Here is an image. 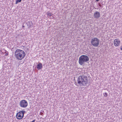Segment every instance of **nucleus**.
I'll use <instances>...</instances> for the list:
<instances>
[{
	"instance_id": "1",
	"label": "nucleus",
	"mask_w": 122,
	"mask_h": 122,
	"mask_svg": "<svg viewBox=\"0 0 122 122\" xmlns=\"http://www.w3.org/2000/svg\"><path fill=\"white\" fill-rule=\"evenodd\" d=\"M77 81L81 86H86L88 82L87 76L83 75L80 76L77 79Z\"/></svg>"
},
{
	"instance_id": "2",
	"label": "nucleus",
	"mask_w": 122,
	"mask_h": 122,
	"mask_svg": "<svg viewBox=\"0 0 122 122\" xmlns=\"http://www.w3.org/2000/svg\"><path fill=\"white\" fill-rule=\"evenodd\" d=\"M15 57L18 60H21L23 59L25 55V52L21 50L17 49L15 53Z\"/></svg>"
},
{
	"instance_id": "3",
	"label": "nucleus",
	"mask_w": 122,
	"mask_h": 122,
	"mask_svg": "<svg viewBox=\"0 0 122 122\" xmlns=\"http://www.w3.org/2000/svg\"><path fill=\"white\" fill-rule=\"evenodd\" d=\"M89 60L88 56L85 55H82L79 58V62L81 65H82L84 63L86 62Z\"/></svg>"
},
{
	"instance_id": "4",
	"label": "nucleus",
	"mask_w": 122,
	"mask_h": 122,
	"mask_svg": "<svg viewBox=\"0 0 122 122\" xmlns=\"http://www.w3.org/2000/svg\"><path fill=\"white\" fill-rule=\"evenodd\" d=\"M91 43L93 46L97 47L99 44V40L96 38H93L91 39Z\"/></svg>"
},
{
	"instance_id": "5",
	"label": "nucleus",
	"mask_w": 122,
	"mask_h": 122,
	"mask_svg": "<svg viewBox=\"0 0 122 122\" xmlns=\"http://www.w3.org/2000/svg\"><path fill=\"white\" fill-rule=\"evenodd\" d=\"M25 111H20L16 115V117L18 119H21L23 117L24 114L25 113Z\"/></svg>"
},
{
	"instance_id": "6",
	"label": "nucleus",
	"mask_w": 122,
	"mask_h": 122,
	"mask_svg": "<svg viewBox=\"0 0 122 122\" xmlns=\"http://www.w3.org/2000/svg\"><path fill=\"white\" fill-rule=\"evenodd\" d=\"M19 104L21 107L23 108L26 107L28 105L27 102L25 100H23L21 101L20 103Z\"/></svg>"
},
{
	"instance_id": "7",
	"label": "nucleus",
	"mask_w": 122,
	"mask_h": 122,
	"mask_svg": "<svg viewBox=\"0 0 122 122\" xmlns=\"http://www.w3.org/2000/svg\"><path fill=\"white\" fill-rule=\"evenodd\" d=\"M120 41V40L117 39H115L113 41L114 45L116 46H119Z\"/></svg>"
},
{
	"instance_id": "8",
	"label": "nucleus",
	"mask_w": 122,
	"mask_h": 122,
	"mask_svg": "<svg viewBox=\"0 0 122 122\" xmlns=\"http://www.w3.org/2000/svg\"><path fill=\"white\" fill-rule=\"evenodd\" d=\"M100 16V13L98 11H96L94 13V18H99Z\"/></svg>"
},
{
	"instance_id": "9",
	"label": "nucleus",
	"mask_w": 122,
	"mask_h": 122,
	"mask_svg": "<svg viewBox=\"0 0 122 122\" xmlns=\"http://www.w3.org/2000/svg\"><path fill=\"white\" fill-rule=\"evenodd\" d=\"M42 68V63H40L38 64L37 65V68L39 70L41 69Z\"/></svg>"
},
{
	"instance_id": "10",
	"label": "nucleus",
	"mask_w": 122,
	"mask_h": 122,
	"mask_svg": "<svg viewBox=\"0 0 122 122\" xmlns=\"http://www.w3.org/2000/svg\"><path fill=\"white\" fill-rule=\"evenodd\" d=\"M32 22L31 21H29L27 22V23L28 25V26L29 27H30V26L31 25Z\"/></svg>"
},
{
	"instance_id": "11",
	"label": "nucleus",
	"mask_w": 122,
	"mask_h": 122,
	"mask_svg": "<svg viewBox=\"0 0 122 122\" xmlns=\"http://www.w3.org/2000/svg\"><path fill=\"white\" fill-rule=\"evenodd\" d=\"M21 0H16L15 4H17L18 3L21 2Z\"/></svg>"
},
{
	"instance_id": "12",
	"label": "nucleus",
	"mask_w": 122,
	"mask_h": 122,
	"mask_svg": "<svg viewBox=\"0 0 122 122\" xmlns=\"http://www.w3.org/2000/svg\"><path fill=\"white\" fill-rule=\"evenodd\" d=\"M47 15L48 16H51L52 14L51 13H47Z\"/></svg>"
},
{
	"instance_id": "13",
	"label": "nucleus",
	"mask_w": 122,
	"mask_h": 122,
	"mask_svg": "<svg viewBox=\"0 0 122 122\" xmlns=\"http://www.w3.org/2000/svg\"><path fill=\"white\" fill-rule=\"evenodd\" d=\"M104 95L105 97H107V93L106 92H105L104 93Z\"/></svg>"
},
{
	"instance_id": "14",
	"label": "nucleus",
	"mask_w": 122,
	"mask_h": 122,
	"mask_svg": "<svg viewBox=\"0 0 122 122\" xmlns=\"http://www.w3.org/2000/svg\"><path fill=\"white\" fill-rule=\"evenodd\" d=\"M98 5L99 6H100V7H101L102 6V5H101V4L100 3H99V5Z\"/></svg>"
},
{
	"instance_id": "15",
	"label": "nucleus",
	"mask_w": 122,
	"mask_h": 122,
	"mask_svg": "<svg viewBox=\"0 0 122 122\" xmlns=\"http://www.w3.org/2000/svg\"><path fill=\"white\" fill-rule=\"evenodd\" d=\"M8 55V54L7 53H6L5 54V56H7Z\"/></svg>"
},
{
	"instance_id": "16",
	"label": "nucleus",
	"mask_w": 122,
	"mask_h": 122,
	"mask_svg": "<svg viewBox=\"0 0 122 122\" xmlns=\"http://www.w3.org/2000/svg\"><path fill=\"white\" fill-rule=\"evenodd\" d=\"M35 120H33L32 121L30 122H35Z\"/></svg>"
},
{
	"instance_id": "17",
	"label": "nucleus",
	"mask_w": 122,
	"mask_h": 122,
	"mask_svg": "<svg viewBox=\"0 0 122 122\" xmlns=\"http://www.w3.org/2000/svg\"><path fill=\"white\" fill-rule=\"evenodd\" d=\"M120 49L122 51V46L121 47Z\"/></svg>"
},
{
	"instance_id": "18",
	"label": "nucleus",
	"mask_w": 122,
	"mask_h": 122,
	"mask_svg": "<svg viewBox=\"0 0 122 122\" xmlns=\"http://www.w3.org/2000/svg\"><path fill=\"white\" fill-rule=\"evenodd\" d=\"M96 0L98 2L99 0Z\"/></svg>"
},
{
	"instance_id": "19",
	"label": "nucleus",
	"mask_w": 122,
	"mask_h": 122,
	"mask_svg": "<svg viewBox=\"0 0 122 122\" xmlns=\"http://www.w3.org/2000/svg\"><path fill=\"white\" fill-rule=\"evenodd\" d=\"M25 26H24L23 25V26H22V27H24Z\"/></svg>"
},
{
	"instance_id": "20",
	"label": "nucleus",
	"mask_w": 122,
	"mask_h": 122,
	"mask_svg": "<svg viewBox=\"0 0 122 122\" xmlns=\"http://www.w3.org/2000/svg\"><path fill=\"white\" fill-rule=\"evenodd\" d=\"M76 85H77V83H76Z\"/></svg>"
}]
</instances>
